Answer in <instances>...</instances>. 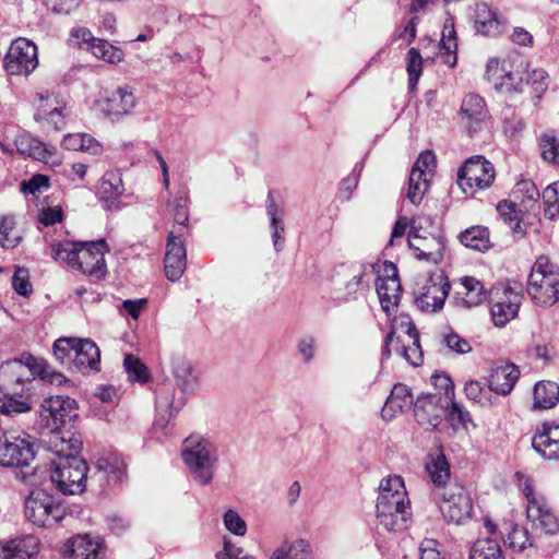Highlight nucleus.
Here are the masks:
<instances>
[{"mask_svg": "<svg viewBox=\"0 0 559 559\" xmlns=\"http://www.w3.org/2000/svg\"><path fill=\"white\" fill-rule=\"evenodd\" d=\"M266 212L271 219L272 227L274 229L273 235H272L273 242H274V246L277 247L280 240L283 239L282 234L284 233V224H283L282 218L280 217L282 215L283 211L275 203L272 192H269Z\"/></svg>", "mask_w": 559, "mask_h": 559, "instance_id": "nucleus-52", "label": "nucleus"}, {"mask_svg": "<svg viewBox=\"0 0 559 559\" xmlns=\"http://www.w3.org/2000/svg\"><path fill=\"white\" fill-rule=\"evenodd\" d=\"M24 515L34 525L52 527L67 515L63 501L44 489L29 492L24 501Z\"/></svg>", "mask_w": 559, "mask_h": 559, "instance_id": "nucleus-7", "label": "nucleus"}, {"mask_svg": "<svg viewBox=\"0 0 559 559\" xmlns=\"http://www.w3.org/2000/svg\"><path fill=\"white\" fill-rule=\"evenodd\" d=\"M426 468L436 489L449 485L447 481L450 478V466L443 454L432 459L431 462L427 464Z\"/></svg>", "mask_w": 559, "mask_h": 559, "instance_id": "nucleus-46", "label": "nucleus"}, {"mask_svg": "<svg viewBox=\"0 0 559 559\" xmlns=\"http://www.w3.org/2000/svg\"><path fill=\"white\" fill-rule=\"evenodd\" d=\"M533 449L545 460H559V419L544 420L532 437Z\"/></svg>", "mask_w": 559, "mask_h": 559, "instance_id": "nucleus-23", "label": "nucleus"}, {"mask_svg": "<svg viewBox=\"0 0 559 559\" xmlns=\"http://www.w3.org/2000/svg\"><path fill=\"white\" fill-rule=\"evenodd\" d=\"M442 343L448 347L449 350L455 354L463 355L472 350L471 343L455 332L444 334L442 337Z\"/></svg>", "mask_w": 559, "mask_h": 559, "instance_id": "nucleus-57", "label": "nucleus"}, {"mask_svg": "<svg viewBox=\"0 0 559 559\" xmlns=\"http://www.w3.org/2000/svg\"><path fill=\"white\" fill-rule=\"evenodd\" d=\"M104 545L90 535H76L70 538L64 547L63 556L67 559H102Z\"/></svg>", "mask_w": 559, "mask_h": 559, "instance_id": "nucleus-28", "label": "nucleus"}, {"mask_svg": "<svg viewBox=\"0 0 559 559\" xmlns=\"http://www.w3.org/2000/svg\"><path fill=\"white\" fill-rule=\"evenodd\" d=\"M545 216L550 219L559 216V181L549 185L543 192Z\"/></svg>", "mask_w": 559, "mask_h": 559, "instance_id": "nucleus-53", "label": "nucleus"}, {"mask_svg": "<svg viewBox=\"0 0 559 559\" xmlns=\"http://www.w3.org/2000/svg\"><path fill=\"white\" fill-rule=\"evenodd\" d=\"M188 237L180 233L168 231L164 270L166 277L171 282L178 281L187 269L186 240Z\"/></svg>", "mask_w": 559, "mask_h": 559, "instance_id": "nucleus-22", "label": "nucleus"}, {"mask_svg": "<svg viewBox=\"0 0 559 559\" xmlns=\"http://www.w3.org/2000/svg\"><path fill=\"white\" fill-rule=\"evenodd\" d=\"M539 147L542 157L547 163L559 166V135L555 132H546L540 135Z\"/></svg>", "mask_w": 559, "mask_h": 559, "instance_id": "nucleus-48", "label": "nucleus"}, {"mask_svg": "<svg viewBox=\"0 0 559 559\" xmlns=\"http://www.w3.org/2000/svg\"><path fill=\"white\" fill-rule=\"evenodd\" d=\"M22 235L16 227V222L12 215L0 217V247L13 249L19 246Z\"/></svg>", "mask_w": 559, "mask_h": 559, "instance_id": "nucleus-42", "label": "nucleus"}, {"mask_svg": "<svg viewBox=\"0 0 559 559\" xmlns=\"http://www.w3.org/2000/svg\"><path fill=\"white\" fill-rule=\"evenodd\" d=\"M474 27L483 36L496 37L504 32L506 21L487 3H480L475 10Z\"/></svg>", "mask_w": 559, "mask_h": 559, "instance_id": "nucleus-30", "label": "nucleus"}, {"mask_svg": "<svg viewBox=\"0 0 559 559\" xmlns=\"http://www.w3.org/2000/svg\"><path fill=\"white\" fill-rule=\"evenodd\" d=\"M12 287L17 295L23 297H28L33 293V286L29 281V273L27 269L16 266L12 277Z\"/></svg>", "mask_w": 559, "mask_h": 559, "instance_id": "nucleus-54", "label": "nucleus"}, {"mask_svg": "<svg viewBox=\"0 0 559 559\" xmlns=\"http://www.w3.org/2000/svg\"><path fill=\"white\" fill-rule=\"evenodd\" d=\"M413 406L415 418L419 425L436 426L438 424L440 417L439 408L436 401L432 399V394L418 397L416 402L413 403Z\"/></svg>", "mask_w": 559, "mask_h": 559, "instance_id": "nucleus-38", "label": "nucleus"}, {"mask_svg": "<svg viewBox=\"0 0 559 559\" xmlns=\"http://www.w3.org/2000/svg\"><path fill=\"white\" fill-rule=\"evenodd\" d=\"M32 411L31 390H13L11 392L0 390V413L14 417Z\"/></svg>", "mask_w": 559, "mask_h": 559, "instance_id": "nucleus-33", "label": "nucleus"}, {"mask_svg": "<svg viewBox=\"0 0 559 559\" xmlns=\"http://www.w3.org/2000/svg\"><path fill=\"white\" fill-rule=\"evenodd\" d=\"M409 85L415 86L423 72V58L416 48H411L406 56Z\"/></svg>", "mask_w": 559, "mask_h": 559, "instance_id": "nucleus-55", "label": "nucleus"}, {"mask_svg": "<svg viewBox=\"0 0 559 559\" xmlns=\"http://www.w3.org/2000/svg\"><path fill=\"white\" fill-rule=\"evenodd\" d=\"M533 408L550 409L559 402V384L554 381H539L534 385Z\"/></svg>", "mask_w": 559, "mask_h": 559, "instance_id": "nucleus-35", "label": "nucleus"}, {"mask_svg": "<svg viewBox=\"0 0 559 559\" xmlns=\"http://www.w3.org/2000/svg\"><path fill=\"white\" fill-rule=\"evenodd\" d=\"M497 212L503 218L504 222L511 224L515 223L513 230L516 231L520 227L519 224V212L513 202L508 200H502L497 204Z\"/></svg>", "mask_w": 559, "mask_h": 559, "instance_id": "nucleus-61", "label": "nucleus"}, {"mask_svg": "<svg viewBox=\"0 0 559 559\" xmlns=\"http://www.w3.org/2000/svg\"><path fill=\"white\" fill-rule=\"evenodd\" d=\"M35 459L34 438L22 432H5L0 437V465L27 466Z\"/></svg>", "mask_w": 559, "mask_h": 559, "instance_id": "nucleus-13", "label": "nucleus"}, {"mask_svg": "<svg viewBox=\"0 0 559 559\" xmlns=\"http://www.w3.org/2000/svg\"><path fill=\"white\" fill-rule=\"evenodd\" d=\"M524 299L521 289L510 285L501 289L496 288L490 299V314L495 326L503 328L519 314L520 307Z\"/></svg>", "mask_w": 559, "mask_h": 559, "instance_id": "nucleus-16", "label": "nucleus"}, {"mask_svg": "<svg viewBox=\"0 0 559 559\" xmlns=\"http://www.w3.org/2000/svg\"><path fill=\"white\" fill-rule=\"evenodd\" d=\"M189 191L186 186L178 189L173 200L167 202L166 216L173 222L169 231L190 236L189 226Z\"/></svg>", "mask_w": 559, "mask_h": 559, "instance_id": "nucleus-26", "label": "nucleus"}, {"mask_svg": "<svg viewBox=\"0 0 559 559\" xmlns=\"http://www.w3.org/2000/svg\"><path fill=\"white\" fill-rule=\"evenodd\" d=\"M124 369L132 382L146 383L151 379L148 368L132 354L124 356L123 360Z\"/></svg>", "mask_w": 559, "mask_h": 559, "instance_id": "nucleus-49", "label": "nucleus"}, {"mask_svg": "<svg viewBox=\"0 0 559 559\" xmlns=\"http://www.w3.org/2000/svg\"><path fill=\"white\" fill-rule=\"evenodd\" d=\"M136 103L134 88L124 84L111 91H104L96 105L104 115L115 120L130 115L135 108Z\"/></svg>", "mask_w": 559, "mask_h": 559, "instance_id": "nucleus-17", "label": "nucleus"}, {"mask_svg": "<svg viewBox=\"0 0 559 559\" xmlns=\"http://www.w3.org/2000/svg\"><path fill=\"white\" fill-rule=\"evenodd\" d=\"M87 464L81 457L59 461L50 473V480L64 495L80 493L85 488Z\"/></svg>", "mask_w": 559, "mask_h": 559, "instance_id": "nucleus-12", "label": "nucleus"}, {"mask_svg": "<svg viewBox=\"0 0 559 559\" xmlns=\"http://www.w3.org/2000/svg\"><path fill=\"white\" fill-rule=\"evenodd\" d=\"M44 444L48 451L56 454L59 461L79 457L82 449V440L70 430H61L60 427H51V430L44 439Z\"/></svg>", "mask_w": 559, "mask_h": 559, "instance_id": "nucleus-24", "label": "nucleus"}, {"mask_svg": "<svg viewBox=\"0 0 559 559\" xmlns=\"http://www.w3.org/2000/svg\"><path fill=\"white\" fill-rule=\"evenodd\" d=\"M506 545L515 552L524 551L533 546L528 531L518 524H512L504 539Z\"/></svg>", "mask_w": 559, "mask_h": 559, "instance_id": "nucleus-47", "label": "nucleus"}, {"mask_svg": "<svg viewBox=\"0 0 559 559\" xmlns=\"http://www.w3.org/2000/svg\"><path fill=\"white\" fill-rule=\"evenodd\" d=\"M524 84L525 91H527L533 98L538 99L547 91L549 78L544 69L530 70L528 64H526Z\"/></svg>", "mask_w": 559, "mask_h": 559, "instance_id": "nucleus-40", "label": "nucleus"}, {"mask_svg": "<svg viewBox=\"0 0 559 559\" xmlns=\"http://www.w3.org/2000/svg\"><path fill=\"white\" fill-rule=\"evenodd\" d=\"M408 246L418 261L437 265L444 258L445 238L441 234L413 228L408 234Z\"/></svg>", "mask_w": 559, "mask_h": 559, "instance_id": "nucleus-15", "label": "nucleus"}, {"mask_svg": "<svg viewBox=\"0 0 559 559\" xmlns=\"http://www.w3.org/2000/svg\"><path fill=\"white\" fill-rule=\"evenodd\" d=\"M432 495L447 523L462 525L472 518L473 499L471 492L463 485L449 483L448 486L435 489Z\"/></svg>", "mask_w": 559, "mask_h": 559, "instance_id": "nucleus-6", "label": "nucleus"}, {"mask_svg": "<svg viewBox=\"0 0 559 559\" xmlns=\"http://www.w3.org/2000/svg\"><path fill=\"white\" fill-rule=\"evenodd\" d=\"M71 41L74 46L80 49L90 50L92 45L97 40L96 37L93 36L92 32L86 27H75L70 33Z\"/></svg>", "mask_w": 559, "mask_h": 559, "instance_id": "nucleus-60", "label": "nucleus"}, {"mask_svg": "<svg viewBox=\"0 0 559 559\" xmlns=\"http://www.w3.org/2000/svg\"><path fill=\"white\" fill-rule=\"evenodd\" d=\"M38 67L37 46L25 37L14 39L4 57V69L10 75L27 76Z\"/></svg>", "mask_w": 559, "mask_h": 559, "instance_id": "nucleus-14", "label": "nucleus"}, {"mask_svg": "<svg viewBox=\"0 0 559 559\" xmlns=\"http://www.w3.org/2000/svg\"><path fill=\"white\" fill-rule=\"evenodd\" d=\"M431 383L436 391L435 393H431L433 400L438 396L439 402L443 404L452 401L455 394L454 383L449 376L444 373H436L431 377Z\"/></svg>", "mask_w": 559, "mask_h": 559, "instance_id": "nucleus-50", "label": "nucleus"}, {"mask_svg": "<svg viewBox=\"0 0 559 559\" xmlns=\"http://www.w3.org/2000/svg\"><path fill=\"white\" fill-rule=\"evenodd\" d=\"M488 298L484 284L474 276L461 277L455 283L453 302L459 308H473Z\"/></svg>", "mask_w": 559, "mask_h": 559, "instance_id": "nucleus-25", "label": "nucleus"}, {"mask_svg": "<svg viewBox=\"0 0 559 559\" xmlns=\"http://www.w3.org/2000/svg\"><path fill=\"white\" fill-rule=\"evenodd\" d=\"M124 192L122 176L118 170L106 171L98 186V197L108 210L120 209V198Z\"/></svg>", "mask_w": 559, "mask_h": 559, "instance_id": "nucleus-29", "label": "nucleus"}, {"mask_svg": "<svg viewBox=\"0 0 559 559\" xmlns=\"http://www.w3.org/2000/svg\"><path fill=\"white\" fill-rule=\"evenodd\" d=\"M537 527H540L546 534L555 535L559 532V521L555 515L552 509L542 514L540 518L536 519V523H533Z\"/></svg>", "mask_w": 559, "mask_h": 559, "instance_id": "nucleus-64", "label": "nucleus"}, {"mask_svg": "<svg viewBox=\"0 0 559 559\" xmlns=\"http://www.w3.org/2000/svg\"><path fill=\"white\" fill-rule=\"evenodd\" d=\"M376 509L378 523L386 531L401 532L407 528L412 510L401 476L393 475L381 480Z\"/></svg>", "mask_w": 559, "mask_h": 559, "instance_id": "nucleus-2", "label": "nucleus"}, {"mask_svg": "<svg viewBox=\"0 0 559 559\" xmlns=\"http://www.w3.org/2000/svg\"><path fill=\"white\" fill-rule=\"evenodd\" d=\"M271 559H311L310 546L304 539L285 543L273 552Z\"/></svg>", "mask_w": 559, "mask_h": 559, "instance_id": "nucleus-43", "label": "nucleus"}, {"mask_svg": "<svg viewBox=\"0 0 559 559\" xmlns=\"http://www.w3.org/2000/svg\"><path fill=\"white\" fill-rule=\"evenodd\" d=\"M39 416L47 427L64 426L78 417V403L70 396H49L41 402Z\"/></svg>", "mask_w": 559, "mask_h": 559, "instance_id": "nucleus-18", "label": "nucleus"}, {"mask_svg": "<svg viewBox=\"0 0 559 559\" xmlns=\"http://www.w3.org/2000/svg\"><path fill=\"white\" fill-rule=\"evenodd\" d=\"M109 247L105 239L96 241L63 240L49 246V254L58 262L67 264L93 282L102 281L107 275L105 253Z\"/></svg>", "mask_w": 559, "mask_h": 559, "instance_id": "nucleus-1", "label": "nucleus"}, {"mask_svg": "<svg viewBox=\"0 0 559 559\" xmlns=\"http://www.w3.org/2000/svg\"><path fill=\"white\" fill-rule=\"evenodd\" d=\"M514 479H515L516 487L522 492V495L525 497L526 501L540 495L538 491H536L535 485H534V479L531 475H527L526 473L519 471L514 474Z\"/></svg>", "mask_w": 559, "mask_h": 559, "instance_id": "nucleus-59", "label": "nucleus"}, {"mask_svg": "<svg viewBox=\"0 0 559 559\" xmlns=\"http://www.w3.org/2000/svg\"><path fill=\"white\" fill-rule=\"evenodd\" d=\"M414 396L412 390L403 383H396L382 408V417L391 419L396 413H403L413 406Z\"/></svg>", "mask_w": 559, "mask_h": 559, "instance_id": "nucleus-34", "label": "nucleus"}, {"mask_svg": "<svg viewBox=\"0 0 559 559\" xmlns=\"http://www.w3.org/2000/svg\"><path fill=\"white\" fill-rule=\"evenodd\" d=\"M403 357L409 365L418 367L424 361V353L419 341V332L411 317L401 313L392 320L391 331L382 346V358L389 359L391 348Z\"/></svg>", "mask_w": 559, "mask_h": 559, "instance_id": "nucleus-3", "label": "nucleus"}, {"mask_svg": "<svg viewBox=\"0 0 559 559\" xmlns=\"http://www.w3.org/2000/svg\"><path fill=\"white\" fill-rule=\"evenodd\" d=\"M459 123L469 138H474L492 126V118L485 99L476 93L466 94L457 112Z\"/></svg>", "mask_w": 559, "mask_h": 559, "instance_id": "nucleus-11", "label": "nucleus"}, {"mask_svg": "<svg viewBox=\"0 0 559 559\" xmlns=\"http://www.w3.org/2000/svg\"><path fill=\"white\" fill-rule=\"evenodd\" d=\"M66 106H55L51 109L40 105L39 114H35V119L39 122L51 124L55 130H62L66 126Z\"/></svg>", "mask_w": 559, "mask_h": 559, "instance_id": "nucleus-51", "label": "nucleus"}, {"mask_svg": "<svg viewBox=\"0 0 559 559\" xmlns=\"http://www.w3.org/2000/svg\"><path fill=\"white\" fill-rule=\"evenodd\" d=\"M436 167V156L431 151H426L419 155L415 162L408 179L407 199L413 204H419L429 187L433 169Z\"/></svg>", "mask_w": 559, "mask_h": 559, "instance_id": "nucleus-19", "label": "nucleus"}, {"mask_svg": "<svg viewBox=\"0 0 559 559\" xmlns=\"http://www.w3.org/2000/svg\"><path fill=\"white\" fill-rule=\"evenodd\" d=\"M88 51L97 59L114 64L121 62L124 57L122 49L102 38H97Z\"/></svg>", "mask_w": 559, "mask_h": 559, "instance_id": "nucleus-45", "label": "nucleus"}, {"mask_svg": "<svg viewBox=\"0 0 559 559\" xmlns=\"http://www.w3.org/2000/svg\"><path fill=\"white\" fill-rule=\"evenodd\" d=\"M520 378L518 366L512 362H501L490 371L488 383L497 395H509Z\"/></svg>", "mask_w": 559, "mask_h": 559, "instance_id": "nucleus-32", "label": "nucleus"}, {"mask_svg": "<svg viewBox=\"0 0 559 559\" xmlns=\"http://www.w3.org/2000/svg\"><path fill=\"white\" fill-rule=\"evenodd\" d=\"M376 282L377 294L381 308L390 314V310L399 305L402 296V286L399 278V271L392 262H385L382 271H379Z\"/></svg>", "mask_w": 559, "mask_h": 559, "instance_id": "nucleus-21", "label": "nucleus"}, {"mask_svg": "<svg viewBox=\"0 0 559 559\" xmlns=\"http://www.w3.org/2000/svg\"><path fill=\"white\" fill-rule=\"evenodd\" d=\"M526 64L520 61L507 68L506 61L500 67L498 59H490L486 67V74L489 81L507 92H525L524 73Z\"/></svg>", "mask_w": 559, "mask_h": 559, "instance_id": "nucleus-20", "label": "nucleus"}, {"mask_svg": "<svg viewBox=\"0 0 559 559\" xmlns=\"http://www.w3.org/2000/svg\"><path fill=\"white\" fill-rule=\"evenodd\" d=\"M468 559H506L499 543L492 538H478L469 549Z\"/></svg>", "mask_w": 559, "mask_h": 559, "instance_id": "nucleus-41", "label": "nucleus"}, {"mask_svg": "<svg viewBox=\"0 0 559 559\" xmlns=\"http://www.w3.org/2000/svg\"><path fill=\"white\" fill-rule=\"evenodd\" d=\"M526 292L532 301L550 307L559 300V267L546 255H539L532 266Z\"/></svg>", "mask_w": 559, "mask_h": 559, "instance_id": "nucleus-5", "label": "nucleus"}, {"mask_svg": "<svg viewBox=\"0 0 559 559\" xmlns=\"http://www.w3.org/2000/svg\"><path fill=\"white\" fill-rule=\"evenodd\" d=\"M456 50H457V41H455V40L440 41L439 57L444 64H447L450 68H454L457 62Z\"/></svg>", "mask_w": 559, "mask_h": 559, "instance_id": "nucleus-63", "label": "nucleus"}, {"mask_svg": "<svg viewBox=\"0 0 559 559\" xmlns=\"http://www.w3.org/2000/svg\"><path fill=\"white\" fill-rule=\"evenodd\" d=\"M97 467L107 474L108 478L119 481L126 474L127 464L123 457L116 452H106L98 457Z\"/></svg>", "mask_w": 559, "mask_h": 559, "instance_id": "nucleus-39", "label": "nucleus"}, {"mask_svg": "<svg viewBox=\"0 0 559 559\" xmlns=\"http://www.w3.org/2000/svg\"><path fill=\"white\" fill-rule=\"evenodd\" d=\"M182 459L194 473V478L206 485L213 478V464L215 462L214 448L199 436H190L183 442Z\"/></svg>", "mask_w": 559, "mask_h": 559, "instance_id": "nucleus-9", "label": "nucleus"}, {"mask_svg": "<svg viewBox=\"0 0 559 559\" xmlns=\"http://www.w3.org/2000/svg\"><path fill=\"white\" fill-rule=\"evenodd\" d=\"M52 350L55 358L69 370L88 373L100 369V350L88 338L60 337Z\"/></svg>", "mask_w": 559, "mask_h": 559, "instance_id": "nucleus-4", "label": "nucleus"}, {"mask_svg": "<svg viewBox=\"0 0 559 559\" xmlns=\"http://www.w3.org/2000/svg\"><path fill=\"white\" fill-rule=\"evenodd\" d=\"M16 148L24 155L31 156L37 160L47 162L55 153V148L29 134H21L15 141Z\"/></svg>", "mask_w": 559, "mask_h": 559, "instance_id": "nucleus-36", "label": "nucleus"}, {"mask_svg": "<svg viewBox=\"0 0 559 559\" xmlns=\"http://www.w3.org/2000/svg\"><path fill=\"white\" fill-rule=\"evenodd\" d=\"M466 397L483 407L493 406L498 402V395L491 389L490 383H483L478 380H469L464 385Z\"/></svg>", "mask_w": 559, "mask_h": 559, "instance_id": "nucleus-37", "label": "nucleus"}, {"mask_svg": "<svg viewBox=\"0 0 559 559\" xmlns=\"http://www.w3.org/2000/svg\"><path fill=\"white\" fill-rule=\"evenodd\" d=\"M496 179V168L483 155L467 158L457 170V185L466 195L488 189Z\"/></svg>", "mask_w": 559, "mask_h": 559, "instance_id": "nucleus-8", "label": "nucleus"}, {"mask_svg": "<svg viewBox=\"0 0 559 559\" xmlns=\"http://www.w3.org/2000/svg\"><path fill=\"white\" fill-rule=\"evenodd\" d=\"M224 524L229 532L236 535L243 536L247 532L246 522L233 510H228L224 514Z\"/></svg>", "mask_w": 559, "mask_h": 559, "instance_id": "nucleus-62", "label": "nucleus"}, {"mask_svg": "<svg viewBox=\"0 0 559 559\" xmlns=\"http://www.w3.org/2000/svg\"><path fill=\"white\" fill-rule=\"evenodd\" d=\"M39 542L28 535L0 543V559H36Z\"/></svg>", "mask_w": 559, "mask_h": 559, "instance_id": "nucleus-31", "label": "nucleus"}, {"mask_svg": "<svg viewBox=\"0 0 559 559\" xmlns=\"http://www.w3.org/2000/svg\"><path fill=\"white\" fill-rule=\"evenodd\" d=\"M460 241L467 248L486 250L489 248V230L486 227L473 226L460 234Z\"/></svg>", "mask_w": 559, "mask_h": 559, "instance_id": "nucleus-44", "label": "nucleus"}, {"mask_svg": "<svg viewBox=\"0 0 559 559\" xmlns=\"http://www.w3.org/2000/svg\"><path fill=\"white\" fill-rule=\"evenodd\" d=\"M549 510L551 507L542 493L526 501V516L532 523H536V519Z\"/></svg>", "mask_w": 559, "mask_h": 559, "instance_id": "nucleus-56", "label": "nucleus"}, {"mask_svg": "<svg viewBox=\"0 0 559 559\" xmlns=\"http://www.w3.org/2000/svg\"><path fill=\"white\" fill-rule=\"evenodd\" d=\"M365 273L362 271L355 273L345 284L344 299H355L358 293H362L368 288V283L364 281Z\"/></svg>", "mask_w": 559, "mask_h": 559, "instance_id": "nucleus-58", "label": "nucleus"}, {"mask_svg": "<svg viewBox=\"0 0 559 559\" xmlns=\"http://www.w3.org/2000/svg\"><path fill=\"white\" fill-rule=\"evenodd\" d=\"M33 372L29 365L21 360H9L0 366V390L13 391L29 389Z\"/></svg>", "mask_w": 559, "mask_h": 559, "instance_id": "nucleus-27", "label": "nucleus"}, {"mask_svg": "<svg viewBox=\"0 0 559 559\" xmlns=\"http://www.w3.org/2000/svg\"><path fill=\"white\" fill-rule=\"evenodd\" d=\"M450 287L448 276L442 272L433 273L416 283L414 302L423 312H437L443 308Z\"/></svg>", "mask_w": 559, "mask_h": 559, "instance_id": "nucleus-10", "label": "nucleus"}]
</instances>
